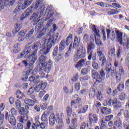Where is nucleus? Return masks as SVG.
<instances>
[{"instance_id":"obj_1","label":"nucleus","mask_w":129,"mask_h":129,"mask_svg":"<svg viewBox=\"0 0 129 129\" xmlns=\"http://www.w3.org/2000/svg\"><path fill=\"white\" fill-rule=\"evenodd\" d=\"M40 49H41V43L39 41H37L34 44L33 46L27 47L20 54L18 55V59L24 57L30 60L28 64L29 69L26 71V75H30L32 73L34 68V64L36 62V59L38 58L37 52L38 50H40Z\"/></svg>"},{"instance_id":"obj_2","label":"nucleus","mask_w":129,"mask_h":129,"mask_svg":"<svg viewBox=\"0 0 129 129\" xmlns=\"http://www.w3.org/2000/svg\"><path fill=\"white\" fill-rule=\"evenodd\" d=\"M58 36L59 33H56L55 35L50 36L48 39H45L44 44L46 47L43 48L39 51V53L42 54L38 59L40 63H39L40 64V66H42V65H44V64H46V63H47L46 61L47 60V56H46L49 53L50 49L52 48V46H54L55 44H56Z\"/></svg>"},{"instance_id":"obj_3","label":"nucleus","mask_w":129,"mask_h":129,"mask_svg":"<svg viewBox=\"0 0 129 129\" xmlns=\"http://www.w3.org/2000/svg\"><path fill=\"white\" fill-rule=\"evenodd\" d=\"M43 0H36L33 9L36 10L31 16L30 20L34 21L35 24H38L41 21V13L45 11V5L43 4Z\"/></svg>"},{"instance_id":"obj_4","label":"nucleus","mask_w":129,"mask_h":129,"mask_svg":"<svg viewBox=\"0 0 129 129\" xmlns=\"http://www.w3.org/2000/svg\"><path fill=\"white\" fill-rule=\"evenodd\" d=\"M117 40L120 45H123L126 49H129V38L126 37V34H125L122 38V33L119 31H115Z\"/></svg>"},{"instance_id":"obj_5","label":"nucleus","mask_w":129,"mask_h":129,"mask_svg":"<svg viewBox=\"0 0 129 129\" xmlns=\"http://www.w3.org/2000/svg\"><path fill=\"white\" fill-rule=\"evenodd\" d=\"M52 60L49 59L48 62H45L42 66L41 64H38L36 67V69L39 71V73H41L42 75H44V72H46V73H49L52 69Z\"/></svg>"},{"instance_id":"obj_6","label":"nucleus","mask_w":129,"mask_h":129,"mask_svg":"<svg viewBox=\"0 0 129 129\" xmlns=\"http://www.w3.org/2000/svg\"><path fill=\"white\" fill-rule=\"evenodd\" d=\"M91 73L92 78L94 79L96 83H101L105 79V73H104L103 69L100 71V75L97 71L94 70H92Z\"/></svg>"},{"instance_id":"obj_7","label":"nucleus","mask_w":129,"mask_h":129,"mask_svg":"<svg viewBox=\"0 0 129 129\" xmlns=\"http://www.w3.org/2000/svg\"><path fill=\"white\" fill-rule=\"evenodd\" d=\"M93 39L92 41H90L89 43H87V53H88V59L89 60H96V54L95 53H93L92 50H94L95 49V44H94V39L92 38Z\"/></svg>"},{"instance_id":"obj_8","label":"nucleus","mask_w":129,"mask_h":129,"mask_svg":"<svg viewBox=\"0 0 129 129\" xmlns=\"http://www.w3.org/2000/svg\"><path fill=\"white\" fill-rule=\"evenodd\" d=\"M29 119V117L28 115H22L20 117L19 121L21 123H26V128L25 129H30L31 128V125H32V122Z\"/></svg>"},{"instance_id":"obj_9","label":"nucleus","mask_w":129,"mask_h":129,"mask_svg":"<svg viewBox=\"0 0 129 129\" xmlns=\"http://www.w3.org/2000/svg\"><path fill=\"white\" fill-rule=\"evenodd\" d=\"M85 56H86V51H85V49H83V46H81L77 51V54L74 55V59L75 61H77L78 59L84 58Z\"/></svg>"},{"instance_id":"obj_10","label":"nucleus","mask_w":129,"mask_h":129,"mask_svg":"<svg viewBox=\"0 0 129 129\" xmlns=\"http://www.w3.org/2000/svg\"><path fill=\"white\" fill-rule=\"evenodd\" d=\"M47 83L39 81L35 87L36 92H39L40 90H44L47 87Z\"/></svg>"},{"instance_id":"obj_11","label":"nucleus","mask_w":129,"mask_h":129,"mask_svg":"<svg viewBox=\"0 0 129 129\" xmlns=\"http://www.w3.org/2000/svg\"><path fill=\"white\" fill-rule=\"evenodd\" d=\"M6 119H8L9 122L12 125L16 124V118L13 115H9V112H7L5 114Z\"/></svg>"},{"instance_id":"obj_12","label":"nucleus","mask_w":129,"mask_h":129,"mask_svg":"<svg viewBox=\"0 0 129 129\" xmlns=\"http://www.w3.org/2000/svg\"><path fill=\"white\" fill-rule=\"evenodd\" d=\"M15 0H6L4 1L3 0H0V7L3 8V7H12L14 4H15Z\"/></svg>"},{"instance_id":"obj_13","label":"nucleus","mask_w":129,"mask_h":129,"mask_svg":"<svg viewBox=\"0 0 129 129\" xmlns=\"http://www.w3.org/2000/svg\"><path fill=\"white\" fill-rule=\"evenodd\" d=\"M89 120L90 122V126L92 125V123H97L98 121V118L97 117V115L96 114H90L89 115Z\"/></svg>"},{"instance_id":"obj_14","label":"nucleus","mask_w":129,"mask_h":129,"mask_svg":"<svg viewBox=\"0 0 129 129\" xmlns=\"http://www.w3.org/2000/svg\"><path fill=\"white\" fill-rule=\"evenodd\" d=\"M32 14H33L32 7H29L22 14L20 19L23 20V19H26V18L30 17Z\"/></svg>"},{"instance_id":"obj_15","label":"nucleus","mask_w":129,"mask_h":129,"mask_svg":"<svg viewBox=\"0 0 129 129\" xmlns=\"http://www.w3.org/2000/svg\"><path fill=\"white\" fill-rule=\"evenodd\" d=\"M34 26L36 25L35 27L34 30L35 32H40L43 31V29H44V22L41 21L37 24H33Z\"/></svg>"},{"instance_id":"obj_16","label":"nucleus","mask_w":129,"mask_h":129,"mask_svg":"<svg viewBox=\"0 0 129 129\" xmlns=\"http://www.w3.org/2000/svg\"><path fill=\"white\" fill-rule=\"evenodd\" d=\"M87 110H88V105H85L82 107V105H80L77 112L78 114H81V113H85Z\"/></svg>"},{"instance_id":"obj_17","label":"nucleus","mask_w":129,"mask_h":129,"mask_svg":"<svg viewBox=\"0 0 129 129\" xmlns=\"http://www.w3.org/2000/svg\"><path fill=\"white\" fill-rule=\"evenodd\" d=\"M107 38L110 39L111 41H114L115 39V33L114 31L110 32V29H107Z\"/></svg>"},{"instance_id":"obj_18","label":"nucleus","mask_w":129,"mask_h":129,"mask_svg":"<svg viewBox=\"0 0 129 129\" xmlns=\"http://www.w3.org/2000/svg\"><path fill=\"white\" fill-rule=\"evenodd\" d=\"M112 104L116 109H118L120 107H121V102L118 101L116 98H114L112 100Z\"/></svg>"},{"instance_id":"obj_19","label":"nucleus","mask_w":129,"mask_h":129,"mask_svg":"<svg viewBox=\"0 0 129 129\" xmlns=\"http://www.w3.org/2000/svg\"><path fill=\"white\" fill-rule=\"evenodd\" d=\"M40 78H42L41 76H39L38 75H32L29 78V81L30 82H33L34 83H37V82Z\"/></svg>"},{"instance_id":"obj_20","label":"nucleus","mask_w":129,"mask_h":129,"mask_svg":"<svg viewBox=\"0 0 129 129\" xmlns=\"http://www.w3.org/2000/svg\"><path fill=\"white\" fill-rule=\"evenodd\" d=\"M105 71L107 72L106 77L108 78L109 77V73H111V76L113 77V76H115L116 75V71L112 70H110V68L106 67L105 69Z\"/></svg>"},{"instance_id":"obj_21","label":"nucleus","mask_w":129,"mask_h":129,"mask_svg":"<svg viewBox=\"0 0 129 129\" xmlns=\"http://www.w3.org/2000/svg\"><path fill=\"white\" fill-rule=\"evenodd\" d=\"M122 125V120L117 119V120L114 121V124L113 128V129L121 128Z\"/></svg>"},{"instance_id":"obj_22","label":"nucleus","mask_w":129,"mask_h":129,"mask_svg":"<svg viewBox=\"0 0 129 129\" xmlns=\"http://www.w3.org/2000/svg\"><path fill=\"white\" fill-rule=\"evenodd\" d=\"M55 120H57V118H56V115L54 114H51L50 115L49 118V124L51 125V126H54L55 125Z\"/></svg>"},{"instance_id":"obj_23","label":"nucleus","mask_w":129,"mask_h":129,"mask_svg":"<svg viewBox=\"0 0 129 129\" xmlns=\"http://www.w3.org/2000/svg\"><path fill=\"white\" fill-rule=\"evenodd\" d=\"M24 102L26 103V104L29 105V106H34V105H35V103L37 102V101L30 99H24Z\"/></svg>"},{"instance_id":"obj_24","label":"nucleus","mask_w":129,"mask_h":129,"mask_svg":"<svg viewBox=\"0 0 129 129\" xmlns=\"http://www.w3.org/2000/svg\"><path fill=\"white\" fill-rule=\"evenodd\" d=\"M51 27H52V21L48 22L45 25V27L42 29L43 32H45L46 34L49 32V30H51Z\"/></svg>"},{"instance_id":"obj_25","label":"nucleus","mask_w":129,"mask_h":129,"mask_svg":"<svg viewBox=\"0 0 129 129\" xmlns=\"http://www.w3.org/2000/svg\"><path fill=\"white\" fill-rule=\"evenodd\" d=\"M101 111L103 114H110V113H111V109L106 107H102Z\"/></svg>"},{"instance_id":"obj_26","label":"nucleus","mask_w":129,"mask_h":129,"mask_svg":"<svg viewBox=\"0 0 129 129\" xmlns=\"http://www.w3.org/2000/svg\"><path fill=\"white\" fill-rule=\"evenodd\" d=\"M32 3H33V0H25L24 4L22 5V10H26L28 7L32 5Z\"/></svg>"},{"instance_id":"obj_27","label":"nucleus","mask_w":129,"mask_h":129,"mask_svg":"<svg viewBox=\"0 0 129 129\" xmlns=\"http://www.w3.org/2000/svg\"><path fill=\"white\" fill-rule=\"evenodd\" d=\"M80 44V40L78 39V37H77V36H75L74 38L73 48H76V49L77 48H78V46H79Z\"/></svg>"},{"instance_id":"obj_28","label":"nucleus","mask_w":129,"mask_h":129,"mask_svg":"<svg viewBox=\"0 0 129 129\" xmlns=\"http://www.w3.org/2000/svg\"><path fill=\"white\" fill-rule=\"evenodd\" d=\"M56 116H57V121L58 120V125L56 126V129H62L64 127V122L61 119H58L59 118V114H57Z\"/></svg>"},{"instance_id":"obj_29","label":"nucleus","mask_w":129,"mask_h":129,"mask_svg":"<svg viewBox=\"0 0 129 129\" xmlns=\"http://www.w3.org/2000/svg\"><path fill=\"white\" fill-rule=\"evenodd\" d=\"M66 42L65 40H61L59 45V51H64L66 49Z\"/></svg>"},{"instance_id":"obj_30","label":"nucleus","mask_w":129,"mask_h":129,"mask_svg":"<svg viewBox=\"0 0 129 129\" xmlns=\"http://www.w3.org/2000/svg\"><path fill=\"white\" fill-rule=\"evenodd\" d=\"M33 35H34V28L30 29L26 34L25 38L27 40H30V39L32 38Z\"/></svg>"},{"instance_id":"obj_31","label":"nucleus","mask_w":129,"mask_h":129,"mask_svg":"<svg viewBox=\"0 0 129 129\" xmlns=\"http://www.w3.org/2000/svg\"><path fill=\"white\" fill-rule=\"evenodd\" d=\"M84 63H85V60L84 59L80 60L75 66L76 68L77 69H79V68H81L83 65H84Z\"/></svg>"},{"instance_id":"obj_32","label":"nucleus","mask_w":129,"mask_h":129,"mask_svg":"<svg viewBox=\"0 0 129 129\" xmlns=\"http://www.w3.org/2000/svg\"><path fill=\"white\" fill-rule=\"evenodd\" d=\"M19 41H24V39H25V36L26 35V32H25V31H20L19 33Z\"/></svg>"},{"instance_id":"obj_33","label":"nucleus","mask_w":129,"mask_h":129,"mask_svg":"<svg viewBox=\"0 0 129 129\" xmlns=\"http://www.w3.org/2000/svg\"><path fill=\"white\" fill-rule=\"evenodd\" d=\"M19 113L22 115H27L28 113H29V111L26 110L24 107H21L20 109Z\"/></svg>"},{"instance_id":"obj_34","label":"nucleus","mask_w":129,"mask_h":129,"mask_svg":"<svg viewBox=\"0 0 129 129\" xmlns=\"http://www.w3.org/2000/svg\"><path fill=\"white\" fill-rule=\"evenodd\" d=\"M48 113H46V112H44L41 116V120L42 121H43V122H46V121H48Z\"/></svg>"},{"instance_id":"obj_35","label":"nucleus","mask_w":129,"mask_h":129,"mask_svg":"<svg viewBox=\"0 0 129 129\" xmlns=\"http://www.w3.org/2000/svg\"><path fill=\"white\" fill-rule=\"evenodd\" d=\"M109 11L107 12L108 15H117V14H119V12L118 10H114V9H109Z\"/></svg>"},{"instance_id":"obj_36","label":"nucleus","mask_w":129,"mask_h":129,"mask_svg":"<svg viewBox=\"0 0 129 129\" xmlns=\"http://www.w3.org/2000/svg\"><path fill=\"white\" fill-rule=\"evenodd\" d=\"M100 61L101 62V66H104L106 64V57H105V56H102L101 57H99Z\"/></svg>"},{"instance_id":"obj_37","label":"nucleus","mask_w":129,"mask_h":129,"mask_svg":"<svg viewBox=\"0 0 129 129\" xmlns=\"http://www.w3.org/2000/svg\"><path fill=\"white\" fill-rule=\"evenodd\" d=\"M117 89L118 91H122L124 89V84L119 83L117 87Z\"/></svg>"},{"instance_id":"obj_38","label":"nucleus","mask_w":129,"mask_h":129,"mask_svg":"<svg viewBox=\"0 0 129 129\" xmlns=\"http://www.w3.org/2000/svg\"><path fill=\"white\" fill-rule=\"evenodd\" d=\"M110 55L113 59L115 58V47H113V48L110 50Z\"/></svg>"},{"instance_id":"obj_39","label":"nucleus","mask_w":129,"mask_h":129,"mask_svg":"<svg viewBox=\"0 0 129 129\" xmlns=\"http://www.w3.org/2000/svg\"><path fill=\"white\" fill-rule=\"evenodd\" d=\"M16 95L17 98H19V99H22L24 97V94L22 93L20 90L17 91Z\"/></svg>"},{"instance_id":"obj_40","label":"nucleus","mask_w":129,"mask_h":129,"mask_svg":"<svg viewBox=\"0 0 129 129\" xmlns=\"http://www.w3.org/2000/svg\"><path fill=\"white\" fill-rule=\"evenodd\" d=\"M92 66L93 68V69H95L96 70H98V68H99V66H98V63L95 61V60H93L92 62Z\"/></svg>"},{"instance_id":"obj_41","label":"nucleus","mask_w":129,"mask_h":129,"mask_svg":"<svg viewBox=\"0 0 129 129\" xmlns=\"http://www.w3.org/2000/svg\"><path fill=\"white\" fill-rule=\"evenodd\" d=\"M89 95L90 98L94 97V95H95V90H94L93 88H91L90 90Z\"/></svg>"},{"instance_id":"obj_42","label":"nucleus","mask_w":129,"mask_h":129,"mask_svg":"<svg viewBox=\"0 0 129 129\" xmlns=\"http://www.w3.org/2000/svg\"><path fill=\"white\" fill-rule=\"evenodd\" d=\"M97 54L99 58H101V57H103V56H104V54H103V53H102V48L99 47L97 49Z\"/></svg>"},{"instance_id":"obj_43","label":"nucleus","mask_w":129,"mask_h":129,"mask_svg":"<svg viewBox=\"0 0 129 129\" xmlns=\"http://www.w3.org/2000/svg\"><path fill=\"white\" fill-rule=\"evenodd\" d=\"M95 42L97 46H102L103 45V43L101 42V40H100V39H97L96 36H95Z\"/></svg>"},{"instance_id":"obj_44","label":"nucleus","mask_w":129,"mask_h":129,"mask_svg":"<svg viewBox=\"0 0 129 129\" xmlns=\"http://www.w3.org/2000/svg\"><path fill=\"white\" fill-rule=\"evenodd\" d=\"M78 126L77 125V119L74 118L72 120V126L76 128V127Z\"/></svg>"},{"instance_id":"obj_45","label":"nucleus","mask_w":129,"mask_h":129,"mask_svg":"<svg viewBox=\"0 0 129 129\" xmlns=\"http://www.w3.org/2000/svg\"><path fill=\"white\" fill-rule=\"evenodd\" d=\"M36 92V87H31L30 88L28 91L27 92L28 95H30V94H33L34 92Z\"/></svg>"},{"instance_id":"obj_46","label":"nucleus","mask_w":129,"mask_h":129,"mask_svg":"<svg viewBox=\"0 0 129 129\" xmlns=\"http://www.w3.org/2000/svg\"><path fill=\"white\" fill-rule=\"evenodd\" d=\"M39 32H40L38 33V34L36 37L37 39H41V38H42V37H43V36H44L45 34H46V32L44 31H43V30Z\"/></svg>"},{"instance_id":"obj_47","label":"nucleus","mask_w":129,"mask_h":129,"mask_svg":"<svg viewBox=\"0 0 129 129\" xmlns=\"http://www.w3.org/2000/svg\"><path fill=\"white\" fill-rule=\"evenodd\" d=\"M4 119H5V115L2 114V112L0 111V125H2L4 123Z\"/></svg>"},{"instance_id":"obj_48","label":"nucleus","mask_w":129,"mask_h":129,"mask_svg":"<svg viewBox=\"0 0 129 129\" xmlns=\"http://www.w3.org/2000/svg\"><path fill=\"white\" fill-rule=\"evenodd\" d=\"M16 107L19 109L22 106V102L19 100H17L15 103Z\"/></svg>"},{"instance_id":"obj_49","label":"nucleus","mask_w":129,"mask_h":129,"mask_svg":"<svg viewBox=\"0 0 129 129\" xmlns=\"http://www.w3.org/2000/svg\"><path fill=\"white\" fill-rule=\"evenodd\" d=\"M97 98L98 99H99V100H102L103 95L102 93H101V91H99L98 92V93L97 94Z\"/></svg>"},{"instance_id":"obj_50","label":"nucleus","mask_w":129,"mask_h":129,"mask_svg":"<svg viewBox=\"0 0 129 129\" xmlns=\"http://www.w3.org/2000/svg\"><path fill=\"white\" fill-rule=\"evenodd\" d=\"M58 46H56L53 49L52 54L54 57H56V56L58 55Z\"/></svg>"},{"instance_id":"obj_51","label":"nucleus","mask_w":129,"mask_h":129,"mask_svg":"<svg viewBox=\"0 0 129 129\" xmlns=\"http://www.w3.org/2000/svg\"><path fill=\"white\" fill-rule=\"evenodd\" d=\"M40 107L42 110H45V109H47V107H48V103H44L40 104Z\"/></svg>"},{"instance_id":"obj_52","label":"nucleus","mask_w":129,"mask_h":129,"mask_svg":"<svg viewBox=\"0 0 129 129\" xmlns=\"http://www.w3.org/2000/svg\"><path fill=\"white\" fill-rule=\"evenodd\" d=\"M46 12H48L47 13V17L48 19H50L51 17H53V15H54V13L49 9H46Z\"/></svg>"},{"instance_id":"obj_53","label":"nucleus","mask_w":129,"mask_h":129,"mask_svg":"<svg viewBox=\"0 0 129 129\" xmlns=\"http://www.w3.org/2000/svg\"><path fill=\"white\" fill-rule=\"evenodd\" d=\"M119 99H120V100H124V99H125V93H121L119 95Z\"/></svg>"},{"instance_id":"obj_54","label":"nucleus","mask_w":129,"mask_h":129,"mask_svg":"<svg viewBox=\"0 0 129 129\" xmlns=\"http://www.w3.org/2000/svg\"><path fill=\"white\" fill-rule=\"evenodd\" d=\"M83 40L84 42H85V43L88 42V41L89 40V35H88V34H84L83 37Z\"/></svg>"},{"instance_id":"obj_55","label":"nucleus","mask_w":129,"mask_h":129,"mask_svg":"<svg viewBox=\"0 0 129 129\" xmlns=\"http://www.w3.org/2000/svg\"><path fill=\"white\" fill-rule=\"evenodd\" d=\"M39 126H40L41 129H46L47 127V123L45 122H41L40 124H39Z\"/></svg>"},{"instance_id":"obj_56","label":"nucleus","mask_w":129,"mask_h":129,"mask_svg":"<svg viewBox=\"0 0 129 129\" xmlns=\"http://www.w3.org/2000/svg\"><path fill=\"white\" fill-rule=\"evenodd\" d=\"M45 93H46V91L45 90L40 91L38 94V97L39 98H42L43 96H44Z\"/></svg>"},{"instance_id":"obj_57","label":"nucleus","mask_w":129,"mask_h":129,"mask_svg":"<svg viewBox=\"0 0 129 129\" xmlns=\"http://www.w3.org/2000/svg\"><path fill=\"white\" fill-rule=\"evenodd\" d=\"M81 73L82 74V75H86V74L88 73V70H87L86 68H83L82 69Z\"/></svg>"},{"instance_id":"obj_58","label":"nucleus","mask_w":129,"mask_h":129,"mask_svg":"<svg viewBox=\"0 0 129 129\" xmlns=\"http://www.w3.org/2000/svg\"><path fill=\"white\" fill-rule=\"evenodd\" d=\"M115 76L116 80L117 82H120V79L121 78V75L120 74H116Z\"/></svg>"},{"instance_id":"obj_59","label":"nucleus","mask_w":129,"mask_h":129,"mask_svg":"<svg viewBox=\"0 0 129 129\" xmlns=\"http://www.w3.org/2000/svg\"><path fill=\"white\" fill-rule=\"evenodd\" d=\"M80 83H77L75 85V89L76 91H79L80 90Z\"/></svg>"},{"instance_id":"obj_60","label":"nucleus","mask_w":129,"mask_h":129,"mask_svg":"<svg viewBox=\"0 0 129 129\" xmlns=\"http://www.w3.org/2000/svg\"><path fill=\"white\" fill-rule=\"evenodd\" d=\"M113 118V115H109L105 117V120L106 121H109L111 119Z\"/></svg>"},{"instance_id":"obj_61","label":"nucleus","mask_w":129,"mask_h":129,"mask_svg":"<svg viewBox=\"0 0 129 129\" xmlns=\"http://www.w3.org/2000/svg\"><path fill=\"white\" fill-rule=\"evenodd\" d=\"M124 116L126 118V120H127L129 118V112L127 110H125L123 113Z\"/></svg>"},{"instance_id":"obj_62","label":"nucleus","mask_w":129,"mask_h":129,"mask_svg":"<svg viewBox=\"0 0 129 129\" xmlns=\"http://www.w3.org/2000/svg\"><path fill=\"white\" fill-rule=\"evenodd\" d=\"M78 78H79V76L78 75V74H76V75L72 79V81L76 82V81L78 80Z\"/></svg>"},{"instance_id":"obj_63","label":"nucleus","mask_w":129,"mask_h":129,"mask_svg":"<svg viewBox=\"0 0 129 129\" xmlns=\"http://www.w3.org/2000/svg\"><path fill=\"white\" fill-rule=\"evenodd\" d=\"M11 112L12 113L11 115H17V114L18 113V112H17V110L15 109V108H12L11 110Z\"/></svg>"},{"instance_id":"obj_64","label":"nucleus","mask_w":129,"mask_h":129,"mask_svg":"<svg viewBox=\"0 0 129 129\" xmlns=\"http://www.w3.org/2000/svg\"><path fill=\"white\" fill-rule=\"evenodd\" d=\"M17 126L18 129H24V125L21 122L18 123Z\"/></svg>"}]
</instances>
